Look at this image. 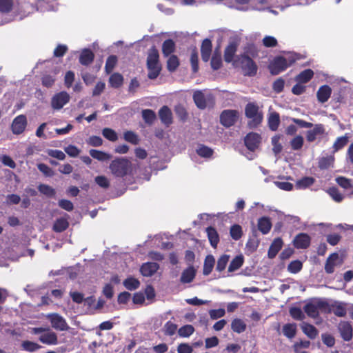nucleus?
I'll return each instance as SVG.
<instances>
[{
    "label": "nucleus",
    "instance_id": "obj_1",
    "mask_svg": "<svg viewBox=\"0 0 353 353\" xmlns=\"http://www.w3.org/2000/svg\"><path fill=\"white\" fill-rule=\"evenodd\" d=\"M109 169L117 177H123L131 173L132 164L130 160L124 157H119L110 163Z\"/></svg>",
    "mask_w": 353,
    "mask_h": 353
},
{
    "label": "nucleus",
    "instance_id": "obj_2",
    "mask_svg": "<svg viewBox=\"0 0 353 353\" xmlns=\"http://www.w3.org/2000/svg\"><path fill=\"white\" fill-rule=\"evenodd\" d=\"M147 68L149 79H154L159 76L161 68L159 62V52L155 48L149 50L147 58Z\"/></svg>",
    "mask_w": 353,
    "mask_h": 353
},
{
    "label": "nucleus",
    "instance_id": "obj_3",
    "mask_svg": "<svg viewBox=\"0 0 353 353\" xmlns=\"http://www.w3.org/2000/svg\"><path fill=\"white\" fill-rule=\"evenodd\" d=\"M295 59L291 56L288 57H276L269 65V69L272 74L276 75L285 70L291 65Z\"/></svg>",
    "mask_w": 353,
    "mask_h": 353
},
{
    "label": "nucleus",
    "instance_id": "obj_4",
    "mask_svg": "<svg viewBox=\"0 0 353 353\" xmlns=\"http://www.w3.org/2000/svg\"><path fill=\"white\" fill-rule=\"evenodd\" d=\"M236 67H241L245 75L253 76L256 73L257 67L254 61L248 56L242 55L234 60Z\"/></svg>",
    "mask_w": 353,
    "mask_h": 353
},
{
    "label": "nucleus",
    "instance_id": "obj_5",
    "mask_svg": "<svg viewBox=\"0 0 353 353\" xmlns=\"http://www.w3.org/2000/svg\"><path fill=\"white\" fill-rule=\"evenodd\" d=\"M326 307V302L321 300H312L307 303L303 307L305 312L311 318L318 317L319 312H324Z\"/></svg>",
    "mask_w": 353,
    "mask_h": 353
},
{
    "label": "nucleus",
    "instance_id": "obj_6",
    "mask_svg": "<svg viewBox=\"0 0 353 353\" xmlns=\"http://www.w3.org/2000/svg\"><path fill=\"white\" fill-rule=\"evenodd\" d=\"M245 115L252 119L250 123L252 127L257 126L263 120V114L259 111V107L253 103L247 104Z\"/></svg>",
    "mask_w": 353,
    "mask_h": 353
},
{
    "label": "nucleus",
    "instance_id": "obj_7",
    "mask_svg": "<svg viewBox=\"0 0 353 353\" xmlns=\"http://www.w3.org/2000/svg\"><path fill=\"white\" fill-rule=\"evenodd\" d=\"M46 318L50 320L52 327L59 331H66L69 326L65 319L57 313H51L46 315Z\"/></svg>",
    "mask_w": 353,
    "mask_h": 353
},
{
    "label": "nucleus",
    "instance_id": "obj_8",
    "mask_svg": "<svg viewBox=\"0 0 353 353\" xmlns=\"http://www.w3.org/2000/svg\"><path fill=\"white\" fill-rule=\"evenodd\" d=\"M70 99L69 94L65 91L55 94L51 99V106L54 110H61Z\"/></svg>",
    "mask_w": 353,
    "mask_h": 353
},
{
    "label": "nucleus",
    "instance_id": "obj_9",
    "mask_svg": "<svg viewBox=\"0 0 353 353\" xmlns=\"http://www.w3.org/2000/svg\"><path fill=\"white\" fill-rule=\"evenodd\" d=\"M325 312L334 313L339 317L345 316L347 313L346 304L339 301H335L331 304L326 303Z\"/></svg>",
    "mask_w": 353,
    "mask_h": 353
},
{
    "label": "nucleus",
    "instance_id": "obj_10",
    "mask_svg": "<svg viewBox=\"0 0 353 353\" xmlns=\"http://www.w3.org/2000/svg\"><path fill=\"white\" fill-rule=\"evenodd\" d=\"M239 112L236 110H226L222 112L220 116V121L226 127L232 126L236 121Z\"/></svg>",
    "mask_w": 353,
    "mask_h": 353
},
{
    "label": "nucleus",
    "instance_id": "obj_11",
    "mask_svg": "<svg viewBox=\"0 0 353 353\" xmlns=\"http://www.w3.org/2000/svg\"><path fill=\"white\" fill-rule=\"evenodd\" d=\"M27 125V119L25 115L17 116L12 123V131L14 134H21Z\"/></svg>",
    "mask_w": 353,
    "mask_h": 353
},
{
    "label": "nucleus",
    "instance_id": "obj_12",
    "mask_svg": "<svg viewBox=\"0 0 353 353\" xmlns=\"http://www.w3.org/2000/svg\"><path fill=\"white\" fill-rule=\"evenodd\" d=\"M343 263V259L340 257L339 254L333 253L327 259L325 270L327 273L331 274L334 272V268L340 265Z\"/></svg>",
    "mask_w": 353,
    "mask_h": 353
},
{
    "label": "nucleus",
    "instance_id": "obj_13",
    "mask_svg": "<svg viewBox=\"0 0 353 353\" xmlns=\"http://www.w3.org/2000/svg\"><path fill=\"white\" fill-rule=\"evenodd\" d=\"M261 140V138L259 134L251 132L245 137V144L250 150L254 151L259 147Z\"/></svg>",
    "mask_w": 353,
    "mask_h": 353
},
{
    "label": "nucleus",
    "instance_id": "obj_14",
    "mask_svg": "<svg viewBox=\"0 0 353 353\" xmlns=\"http://www.w3.org/2000/svg\"><path fill=\"white\" fill-rule=\"evenodd\" d=\"M311 239L305 233L297 234L293 240V245L297 249H305L310 244Z\"/></svg>",
    "mask_w": 353,
    "mask_h": 353
},
{
    "label": "nucleus",
    "instance_id": "obj_15",
    "mask_svg": "<svg viewBox=\"0 0 353 353\" xmlns=\"http://www.w3.org/2000/svg\"><path fill=\"white\" fill-rule=\"evenodd\" d=\"M313 129L307 130L306 132V139L308 142H313L316 139L321 135H323L325 129L322 124L313 125Z\"/></svg>",
    "mask_w": 353,
    "mask_h": 353
},
{
    "label": "nucleus",
    "instance_id": "obj_16",
    "mask_svg": "<svg viewBox=\"0 0 353 353\" xmlns=\"http://www.w3.org/2000/svg\"><path fill=\"white\" fill-rule=\"evenodd\" d=\"M39 340L43 344L57 345L58 343L57 335L55 332L50 331L49 329L39 337Z\"/></svg>",
    "mask_w": 353,
    "mask_h": 353
},
{
    "label": "nucleus",
    "instance_id": "obj_17",
    "mask_svg": "<svg viewBox=\"0 0 353 353\" xmlns=\"http://www.w3.org/2000/svg\"><path fill=\"white\" fill-rule=\"evenodd\" d=\"M339 330L344 341H349L352 339V327L350 323L341 322L339 325Z\"/></svg>",
    "mask_w": 353,
    "mask_h": 353
},
{
    "label": "nucleus",
    "instance_id": "obj_18",
    "mask_svg": "<svg viewBox=\"0 0 353 353\" xmlns=\"http://www.w3.org/2000/svg\"><path fill=\"white\" fill-rule=\"evenodd\" d=\"M211 98V95L205 96L202 91H195L193 99L196 106L200 109H204L207 106V101Z\"/></svg>",
    "mask_w": 353,
    "mask_h": 353
},
{
    "label": "nucleus",
    "instance_id": "obj_19",
    "mask_svg": "<svg viewBox=\"0 0 353 353\" xmlns=\"http://www.w3.org/2000/svg\"><path fill=\"white\" fill-rule=\"evenodd\" d=\"M159 268V265L157 263L148 262L143 263L141 268L140 272L141 274L144 276H152L158 269Z\"/></svg>",
    "mask_w": 353,
    "mask_h": 353
},
{
    "label": "nucleus",
    "instance_id": "obj_20",
    "mask_svg": "<svg viewBox=\"0 0 353 353\" xmlns=\"http://www.w3.org/2000/svg\"><path fill=\"white\" fill-rule=\"evenodd\" d=\"M159 117L163 123L169 125L172 122V116L170 109L168 106L162 107L159 112Z\"/></svg>",
    "mask_w": 353,
    "mask_h": 353
},
{
    "label": "nucleus",
    "instance_id": "obj_21",
    "mask_svg": "<svg viewBox=\"0 0 353 353\" xmlns=\"http://www.w3.org/2000/svg\"><path fill=\"white\" fill-rule=\"evenodd\" d=\"M332 90L330 86L325 85L321 86L317 91L316 96L319 102L325 103L330 97Z\"/></svg>",
    "mask_w": 353,
    "mask_h": 353
},
{
    "label": "nucleus",
    "instance_id": "obj_22",
    "mask_svg": "<svg viewBox=\"0 0 353 353\" xmlns=\"http://www.w3.org/2000/svg\"><path fill=\"white\" fill-rule=\"evenodd\" d=\"M283 245V241L280 238L275 239L271 244L268 250V257L273 259L276 256L277 253L281 249Z\"/></svg>",
    "mask_w": 353,
    "mask_h": 353
},
{
    "label": "nucleus",
    "instance_id": "obj_23",
    "mask_svg": "<svg viewBox=\"0 0 353 353\" xmlns=\"http://www.w3.org/2000/svg\"><path fill=\"white\" fill-rule=\"evenodd\" d=\"M201 57L203 61H208L210 59L212 51V43L210 40L205 39L201 45Z\"/></svg>",
    "mask_w": 353,
    "mask_h": 353
},
{
    "label": "nucleus",
    "instance_id": "obj_24",
    "mask_svg": "<svg viewBox=\"0 0 353 353\" xmlns=\"http://www.w3.org/2000/svg\"><path fill=\"white\" fill-rule=\"evenodd\" d=\"M301 327L303 333L311 339H315L318 335L319 332L317 329L312 325L303 322Z\"/></svg>",
    "mask_w": 353,
    "mask_h": 353
},
{
    "label": "nucleus",
    "instance_id": "obj_25",
    "mask_svg": "<svg viewBox=\"0 0 353 353\" xmlns=\"http://www.w3.org/2000/svg\"><path fill=\"white\" fill-rule=\"evenodd\" d=\"M272 228V223L269 218L262 217L258 221V228L264 234H268Z\"/></svg>",
    "mask_w": 353,
    "mask_h": 353
},
{
    "label": "nucleus",
    "instance_id": "obj_26",
    "mask_svg": "<svg viewBox=\"0 0 353 353\" xmlns=\"http://www.w3.org/2000/svg\"><path fill=\"white\" fill-rule=\"evenodd\" d=\"M280 123V117L279 114L273 112L270 113L268 117V126L271 130L275 131L277 130Z\"/></svg>",
    "mask_w": 353,
    "mask_h": 353
},
{
    "label": "nucleus",
    "instance_id": "obj_27",
    "mask_svg": "<svg viewBox=\"0 0 353 353\" xmlns=\"http://www.w3.org/2000/svg\"><path fill=\"white\" fill-rule=\"evenodd\" d=\"M236 44L234 42L230 43L225 50L224 59L226 62L233 61L234 56L236 51Z\"/></svg>",
    "mask_w": 353,
    "mask_h": 353
},
{
    "label": "nucleus",
    "instance_id": "obj_28",
    "mask_svg": "<svg viewBox=\"0 0 353 353\" xmlns=\"http://www.w3.org/2000/svg\"><path fill=\"white\" fill-rule=\"evenodd\" d=\"M206 232L211 245L213 248H216L219 241V237L216 230L212 227H209L206 229Z\"/></svg>",
    "mask_w": 353,
    "mask_h": 353
},
{
    "label": "nucleus",
    "instance_id": "obj_29",
    "mask_svg": "<svg viewBox=\"0 0 353 353\" xmlns=\"http://www.w3.org/2000/svg\"><path fill=\"white\" fill-rule=\"evenodd\" d=\"M89 154L92 158L100 161H106L111 159L110 154L97 150H90Z\"/></svg>",
    "mask_w": 353,
    "mask_h": 353
},
{
    "label": "nucleus",
    "instance_id": "obj_30",
    "mask_svg": "<svg viewBox=\"0 0 353 353\" xmlns=\"http://www.w3.org/2000/svg\"><path fill=\"white\" fill-rule=\"evenodd\" d=\"M195 276V270L192 267L185 270L181 276V281L184 283H190Z\"/></svg>",
    "mask_w": 353,
    "mask_h": 353
},
{
    "label": "nucleus",
    "instance_id": "obj_31",
    "mask_svg": "<svg viewBox=\"0 0 353 353\" xmlns=\"http://www.w3.org/2000/svg\"><path fill=\"white\" fill-rule=\"evenodd\" d=\"M215 263V259L213 256L208 255L205 257L203 264V274L208 275L212 272Z\"/></svg>",
    "mask_w": 353,
    "mask_h": 353
},
{
    "label": "nucleus",
    "instance_id": "obj_32",
    "mask_svg": "<svg viewBox=\"0 0 353 353\" xmlns=\"http://www.w3.org/2000/svg\"><path fill=\"white\" fill-rule=\"evenodd\" d=\"M313 75H314L313 71L310 69H307V70H305L304 71L301 72L299 75H297L296 77L295 80L298 83H307L312 79Z\"/></svg>",
    "mask_w": 353,
    "mask_h": 353
},
{
    "label": "nucleus",
    "instance_id": "obj_33",
    "mask_svg": "<svg viewBox=\"0 0 353 353\" xmlns=\"http://www.w3.org/2000/svg\"><path fill=\"white\" fill-rule=\"evenodd\" d=\"M94 59V54L89 50L85 49L82 51L79 61L83 65H88L91 63Z\"/></svg>",
    "mask_w": 353,
    "mask_h": 353
},
{
    "label": "nucleus",
    "instance_id": "obj_34",
    "mask_svg": "<svg viewBox=\"0 0 353 353\" xmlns=\"http://www.w3.org/2000/svg\"><path fill=\"white\" fill-rule=\"evenodd\" d=\"M123 285L128 290H134L139 288L140 282L138 279L130 276L123 281Z\"/></svg>",
    "mask_w": 353,
    "mask_h": 353
},
{
    "label": "nucleus",
    "instance_id": "obj_35",
    "mask_svg": "<svg viewBox=\"0 0 353 353\" xmlns=\"http://www.w3.org/2000/svg\"><path fill=\"white\" fill-rule=\"evenodd\" d=\"M232 330L236 333H241L245 330L246 324L239 319H235L231 323Z\"/></svg>",
    "mask_w": 353,
    "mask_h": 353
},
{
    "label": "nucleus",
    "instance_id": "obj_36",
    "mask_svg": "<svg viewBox=\"0 0 353 353\" xmlns=\"http://www.w3.org/2000/svg\"><path fill=\"white\" fill-rule=\"evenodd\" d=\"M283 334L289 338L292 339L296 335V325L294 323H288L283 327Z\"/></svg>",
    "mask_w": 353,
    "mask_h": 353
},
{
    "label": "nucleus",
    "instance_id": "obj_37",
    "mask_svg": "<svg viewBox=\"0 0 353 353\" xmlns=\"http://www.w3.org/2000/svg\"><path fill=\"white\" fill-rule=\"evenodd\" d=\"M175 48V44L172 39L165 40L162 46V51L164 56L168 57L172 53Z\"/></svg>",
    "mask_w": 353,
    "mask_h": 353
},
{
    "label": "nucleus",
    "instance_id": "obj_38",
    "mask_svg": "<svg viewBox=\"0 0 353 353\" xmlns=\"http://www.w3.org/2000/svg\"><path fill=\"white\" fill-rule=\"evenodd\" d=\"M69 225L68 221L65 219L61 218L57 219L54 225L53 230L57 232H61L66 230Z\"/></svg>",
    "mask_w": 353,
    "mask_h": 353
},
{
    "label": "nucleus",
    "instance_id": "obj_39",
    "mask_svg": "<svg viewBox=\"0 0 353 353\" xmlns=\"http://www.w3.org/2000/svg\"><path fill=\"white\" fill-rule=\"evenodd\" d=\"M349 137L345 134L343 137H338L333 144L334 152H337L343 148L348 142Z\"/></svg>",
    "mask_w": 353,
    "mask_h": 353
},
{
    "label": "nucleus",
    "instance_id": "obj_40",
    "mask_svg": "<svg viewBox=\"0 0 353 353\" xmlns=\"http://www.w3.org/2000/svg\"><path fill=\"white\" fill-rule=\"evenodd\" d=\"M123 78L119 73H114L110 77L109 82L112 87L117 88L123 83Z\"/></svg>",
    "mask_w": 353,
    "mask_h": 353
},
{
    "label": "nucleus",
    "instance_id": "obj_41",
    "mask_svg": "<svg viewBox=\"0 0 353 353\" xmlns=\"http://www.w3.org/2000/svg\"><path fill=\"white\" fill-rule=\"evenodd\" d=\"M304 143V139L303 137L301 135H296L295 136L291 141H290V145L292 150H299L302 148Z\"/></svg>",
    "mask_w": 353,
    "mask_h": 353
},
{
    "label": "nucleus",
    "instance_id": "obj_42",
    "mask_svg": "<svg viewBox=\"0 0 353 353\" xmlns=\"http://www.w3.org/2000/svg\"><path fill=\"white\" fill-rule=\"evenodd\" d=\"M142 117L145 123L152 124L156 119L154 112L150 109L143 110L142 111Z\"/></svg>",
    "mask_w": 353,
    "mask_h": 353
},
{
    "label": "nucleus",
    "instance_id": "obj_43",
    "mask_svg": "<svg viewBox=\"0 0 353 353\" xmlns=\"http://www.w3.org/2000/svg\"><path fill=\"white\" fill-rule=\"evenodd\" d=\"M243 263V259L242 256H236L230 263L228 267L229 272H234L241 267Z\"/></svg>",
    "mask_w": 353,
    "mask_h": 353
},
{
    "label": "nucleus",
    "instance_id": "obj_44",
    "mask_svg": "<svg viewBox=\"0 0 353 353\" xmlns=\"http://www.w3.org/2000/svg\"><path fill=\"white\" fill-rule=\"evenodd\" d=\"M194 332V328L191 325H185L180 327L178 330V334L181 337H189Z\"/></svg>",
    "mask_w": 353,
    "mask_h": 353
},
{
    "label": "nucleus",
    "instance_id": "obj_45",
    "mask_svg": "<svg viewBox=\"0 0 353 353\" xmlns=\"http://www.w3.org/2000/svg\"><path fill=\"white\" fill-rule=\"evenodd\" d=\"M289 312L291 316L295 320L301 321L305 319V314L300 307H292L290 309Z\"/></svg>",
    "mask_w": 353,
    "mask_h": 353
},
{
    "label": "nucleus",
    "instance_id": "obj_46",
    "mask_svg": "<svg viewBox=\"0 0 353 353\" xmlns=\"http://www.w3.org/2000/svg\"><path fill=\"white\" fill-rule=\"evenodd\" d=\"M21 346L25 350L31 352H35L41 347L38 343L30 341H23Z\"/></svg>",
    "mask_w": 353,
    "mask_h": 353
},
{
    "label": "nucleus",
    "instance_id": "obj_47",
    "mask_svg": "<svg viewBox=\"0 0 353 353\" xmlns=\"http://www.w3.org/2000/svg\"><path fill=\"white\" fill-rule=\"evenodd\" d=\"M179 65V59L175 55L170 56L168 59L167 68L169 71H174L178 68Z\"/></svg>",
    "mask_w": 353,
    "mask_h": 353
},
{
    "label": "nucleus",
    "instance_id": "obj_48",
    "mask_svg": "<svg viewBox=\"0 0 353 353\" xmlns=\"http://www.w3.org/2000/svg\"><path fill=\"white\" fill-rule=\"evenodd\" d=\"M280 139V135H276L272 138V150L276 154L280 153L283 149L282 145L279 143Z\"/></svg>",
    "mask_w": 353,
    "mask_h": 353
},
{
    "label": "nucleus",
    "instance_id": "obj_49",
    "mask_svg": "<svg viewBox=\"0 0 353 353\" xmlns=\"http://www.w3.org/2000/svg\"><path fill=\"white\" fill-rule=\"evenodd\" d=\"M302 263L300 261H293L288 266L290 272L296 274L302 269Z\"/></svg>",
    "mask_w": 353,
    "mask_h": 353
},
{
    "label": "nucleus",
    "instance_id": "obj_50",
    "mask_svg": "<svg viewBox=\"0 0 353 353\" xmlns=\"http://www.w3.org/2000/svg\"><path fill=\"white\" fill-rule=\"evenodd\" d=\"M314 182V179L312 177H304L302 179L296 182V186L299 188H306Z\"/></svg>",
    "mask_w": 353,
    "mask_h": 353
},
{
    "label": "nucleus",
    "instance_id": "obj_51",
    "mask_svg": "<svg viewBox=\"0 0 353 353\" xmlns=\"http://www.w3.org/2000/svg\"><path fill=\"white\" fill-rule=\"evenodd\" d=\"M230 256L228 255H222L218 260L217 264H216V270L221 272L223 271L227 263H228Z\"/></svg>",
    "mask_w": 353,
    "mask_h": 353
},
{
    "label": "nucleus",
    "instance_id": "obj_52",
    "mask_svg": "<svg viewBox=\"0 0 353 353\" xmlns=\"http://www.w3.org/2000/svg\"><path fill=\"white\" fill-rule=\"evenodd\" d=\"M230 235L234 240H239L242 236V229L239 225H234L230 228Z\"/></svg>",
    "mask_w": 353,
    "mask_h": 353
},
{
    "label": "nucleus",
    "instance_id": "obj_53",
    "mask_svg": "<svg viewBox=\"0 0 353 353\" xmlns=\"http://www.w3.org/2000/svg\"><path fill=\"white\" fill-rule=\"evenodd\" d=\"M177 330V325L171 321L167 322L164 325L165 334L168 336H172L175 334Z\"/></svg>",
    "mask_w": 353,
    "mask_h": 353
},
{
    "label": "nucleus",
    "instance_id": "obj_54",
    "mask_svg": "<svg viewBox=\"0 0 353 353\" xmlns=\"http://www.w3.org/2000/svg\"><path fill=\"white\" fill-rule=\"evenodd\" d=\"M117 59L116 56H110L108 58L105 63V70L107 73H110L116 65Z\"/></svg>",
    "mask_w": 353,
    "mask_h": 353
},
{
    "label": "nucleus",
    "instance_id": "obj_55",
    "mask_svg": "<svg viewBox=\"0 0 353 353\" xmlns=\"http://www.w3.org/2000/svg\"><path fill=\"white\" fill-rule=\"evenodd\" d=\"M39 190L43 194L48 196H54L55 195V190L48 185L41 184L38 187Z\"/></svg>",
    "mask_w": 353,
    "mask_h": 353
},
{
    "label": "nucleus",
    "instance_id": "obj_56",
    "mask_svg": "<svg viewBox=\"0 0 353 353\" xmlns=\"http://www.w3.org/2000/svg\"><path fill=\"white\" fill-rule=\"evenodd\" d=\"M13 6L12 0H0V12H9Z\"/></svg>",
    "mask_w": 353,
    "mask_h": 353
},
{
    "label": "nucleus",
    "instance_id": "obj_57",
    "mask_svg": "<svg viewBox=\"0 0 353 353\" xmlns=\"http://www.w3.org/2000/svg\"><path fill=\"white\" fill-rule=\"evenodd\" d=\"M327 193L336 202H341L343 199V196L335 188H330Z\"/></svg>",
    "mask_w": 353,
    "mask_h": 353
},
{
    "label": "nucleus",
    "instance_id": "obj_58",
    "mask_svg": "<svg viewBox=\"0 0 353 353\" xmlns=\"http://www.w3.org/2000/svg\"><path fill=\"white\" fill-rule=\"evenodd\" d=\"M103 136L111 141H115L117 139V134L110 128H104L102 131Z\"/></svg>",
    "mask_w": 353,
    "mask_h": 353
},
{
    "label": "nucleus",
    "instance_id": "obj_59",
    "mask_svg": "<svg viewBox=\"0 0 353 353\" xmlns=\"http://www.w3.org/2000/svg\"><path fill=\"white\" fill-rule=\"evenodd\" d=\"M197 154L202 157H210L212 154V150L208 147L201 145L196 150Z\"/></svg>",
    "mask_w": 353,
    "mask_h": 353
},
{
    "label": "nucleus",
    "instance_id": "obj_60",
    "mask_svg": "<svg viewBox=\"0 0 353 353\" xmlns=\"http://www.w3.org/2000/svg\"><path fill=\"white\" fill-rule=\"evenodd\" d=\"M124 139L125 141L133 144H137L139 143L137 135L132 131H128L125 132Z\"/></svg>",
    "mask_w": 353,
    "mask_h": 353
},
{
    "label": "nucleus",
    "instance_id": "obj_61",
    "mask_svg": "<svg viewBox=\"0 0 353 353\" xmlns=\"http://www.w3.org/2000/svg\"><path fill=\"white\" fill-rule=\"evenodd\" d=\"M0 161L5 165L10 168H14L16 167L15 162L8 155H1L0 156Z\"/></svg>",
    "mask_w": 353,
    "mask_h": 353
},
{
    "label": "nucleus",
    "instance_id": "obj_62",
    "mask_svg": "<svg viewBox=\"0 0 353 353\" xmlns=\"http://www.w3.org/2000/svg\"><path fill=\"white\" fill-rule=\"evenodd\" d=\"M225 314V311L223 308L217 309V310H210L209 311V315L212 319H217L224 316Z\"/></svg>",
    "mask_w": 353,
    "mask_h": 353
},
{
    "label": "nucleus",
    "instance_id": "obj_63",
    "mask_svg": "<svg viewBox=\"0 0 353 353\" xmlns=\"http://www.w3.org/2000/svg\"><path fill=\"white\" fill-rule=\"evenodd\" d=\"M263 44L267 48L274 47L277 45V40L272 36H265L263 39Z\"/></svg>",
    "mask_w": 353,
    "mask_h": 353
},
{
    "label": "nucleus",
    "instance_id": "obj_64",
    "mask_svg": "<svg viewBox=\"0 0 353 353\" xmlns=\"http://www.w3.org/2000/svg\"><path fill=\"white\" fill-rule=\"evenodd\" d=\"M192 347L188 343H181L177 347L178 353H192Z\"/></svg>",
    "mask_w": 353,
    "mask_h": 353
}]
</instances>
